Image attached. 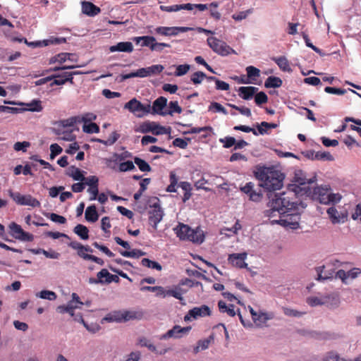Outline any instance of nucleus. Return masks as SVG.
I'll return each instance as SVG.
<instances>
[{"label": "nucleus", "mask_w": 361, "mask_h": 361, "mask_svg": "<svg viewBox=\"0 0 361 361\" xmlns=\"http://www.w3.org/2000/svg\"><path fill=\"white\" fill-rule=\"evenodd\" d=\"M270 207L264 212V216L271 218L277 215L279 219L271 221L272 224H278L283 227L296 229L299 227L300 219V207L304 209L306 204L302 202L291 201L286 192L270 193L268 195Z\"/></svg>", "instance_id": "f257e3e1"}, {"label": "nucleus", "mask_w": 361, "mask_h": 361, "mask_svg": "<svg viewBox=\"0 0 361 361\" xmlns=\"http://www.w3.org/2000/svg\"><path fill=\"white\" fill-rule=\"evenodd\" d=\"M255 176L260 181L259 187L270 192L280 190L285 178L284 174L274 166L258 168Z\"/></svg>", "instance_id": "f03ea898"}, {"label": "nucleus", "mask_w": 361, "mask_h": 361, "mask_svg": "<svg viewBox=\"0 0 361 361\" xmlns=\"http://www.w3.org/2000/svg\"><path fill=\"white\" fill-rule=\"evenodd\" d=\"M306 196L318 200L321 204H329L338 202L341 199L339 193H334L329 185H322L314 188H305Z\"/></svg>", "instance_id": "7ed1b4c3"}, {"label": "nucleus", "mask_w": 361, "mask_h": 361, "mask_svg": "<svg viewBox=\"0 0 361 361\" xmlns=\"http://www.w3.org/2000/svg\"><path fill=\"white\" fill-rule=\"evenodd\" d=\"M173 230L177 237L182 240H189L198 245L204 240V231L199 226L192 229L188 225L179 223Z\"/></svg>", "instance_id": "20e7f679"}, {"label": "nucleus", "mask_w": 361, "mask_h": 361, "mask_svg": "<svg viewBox=\"0 0 361 361\" xmlns=\"http://www.w3.org/2000/svg\"><path fill=\"white\" fill-rule=\"evenodd\" d=\"M317 176L314 174L312 177H307V173L300 169L295 171L293 181L295 184L290 185V190L295 195H306L305 188H311L310 185L315 183Z\"/></svg>", "instance_id": "39448f33"}, {"label": "nucleus", "mask_w": 361, "mask_h": 361, "mask_svg": "<svg viewBox=\"0 0 361 361\" xmlns=\"http://www.w3.org/2000/svg\"><path fill=\"white\" fill-rule=\"evenodd\" d=\"M125 108L133 112L137 117H142L151 110L154 114H158V99L153 102L152 107L149 104H143L136 99H132L125 104Z\"/></svg>", "instance_id": "423d86ee"}, {"label": "nucleus", "mask_w": 361, "mask_h": 361, "mask_svg": "<svg viewBox=\"0 0 361 361\" xmlns=\"http://www.w3.org/2000/svg\"><path fill=\"white\" fill-rule=\"evenodd\" d=\"M143 317V313L138 311H114L108 314L104 319L109 322H122L133 319H140Z\"/></svg>", "instance_id": "0eeeda50"}, {"label": "nucleus", "mask_w": 361, "mask_h": 361, "mask_svg": "<svg viewBox=\"0 0 361 361\" xmlns=\"http://www.w3.org/2000/svg\"><path fill=\"white\" fill-rule=\"evenodd\" d=\"M207 42L212 51L220 56H226L231 53L235 54L234 49L228 46L225 42L220 40L216 37H209L207 38Z\"/></svg>", "instance_id": "6e6552de"}, {"label": "nucleus", "mask_w": 361, "mask_h": 361, "mask_svg": "<svg viewBox=\"0 0 361 361\" xmlns=\"http://www.w3.org/2000/svg\"><path fill=\"white\" fill-rule=\"evenodd\" d=\"M307 302L312 307L327 305L329 308L335 309L339 306L340 300L337 296L329 295L321 298L309 297Z\"/></svg>", "instance_id": "1a4fd4ad"}, {"label": "nucleus", "mask_w": 361, "mask_h": 361, "mask_svg": "<svg viewBox=\"0 0 361 361\" xmlns=\"http://www.w3.org/2000/svg\"><path fill=\"white\" fill-rule=\"evenodd\" d=\"M9 228L11 235L16 239L25 242H31L34 239L32 234L24 231L21 226L15 222L9 225Z\"/></svg>", "instance_id": "9d476101"}, {"label": "nucleus", "mask_w": 361, "mask_h": 361, "mask_svg": "<svg viewBox=\"0 0 361 361\" xmlns=\"http://www.w3.org/2000/svg\"><path fill=\"white\" fill-rule=\"evenodd\" d=\"M77 74H78V72L76 71H64L61 73L53 74L51 75V82L50 86L53 87L54 85H62L68 82L71 84H73V75Z\"/></svg>", "instance_id": "9b49d317"}, {"label": "nucleus", "mask_w": 361, "mask_h": 361, "mask_svg": "<svg viewBox=\"0 0 361 361\" xmlns=\"http://www.w3.org/2000/svg\"><path fill=\"white\" fill-rule=\"evenodd\" d=\"M212 311L209 306L202 305L200 307H195L190 310L188 314L184 317L185 322L190 321L191 319H197L198 317L210 316Z\"/></svg>", "instance_id": "f8f14e48"}, {"label": "nucleus", "mask_w": 361, "mask_h": 361, "mask_svg": "<svg viewBox=\"0 0 361 361\" xmlns=\"http://www.w3.org/2000/svg\"><path fill=\"white\" fill-rule=\"evenodd\" d=\"M190 329V326L181 327L178 325H176L166 334L159 337V339H167L169 338H180L188 334Z\"/></svg>", "instance_id": "ddd939ff"}, {"label": "nucleus", "mask_w": 361, "mask_h": 361, "mask_svg": "<svg viewBox=\"0 0 361 361\" xmlns=\"http://www.w3.org/2000/svg\"><path fill=\"white\" fill-rule=\"evenodd\" d=\"M156 71H158V65H154L147 68H142L138 69L137 71L131 72L130 73L126 75H122L121 77L123 80L135 77L144 78L156 73Z\"/></svg>", "instance_id": "4468645a"}, {"label": "nucleus", "mask_w": 361, "mask_h": 361, "mask_svg": "<svg viewBox=\"0 0 361 361\" xmlns=\"http://www.w3.org/2000/svg\"><path fill=\"white\" fill-rule=\"evenodd\" d=\"M361 274V270L359 268H353L348 271H345L343 269L338 270L336 273V278L340 279L343 283L348 284V279H355Z\"/></svg>", "instance_id": "2eb2a0df"}, {"label": "nucleus", "mask_w": 361, "mask_h": 361, "mask_svg": "<svg viewBox=\"0 0 361 361\" xmlns=\"http://www.w3.org/2000/svg\"><path fill=\"white\" fill-rule=\"evenodd\" d=\"M190 27H159V35L164 36H176L180 32L192 30Z\"/></svg>", "instance_id": "dca6fc26"}, {"label": "nucleus", "mask_w": 361, "mask_h": 361, "mask_svg": "<svg viewBox=\"0 0 361 361\" xmlns=\"http://www.w3.org/2000/svg\"><path fill=\"white\" fill-rule=\"evenodd\" d=\"M147 206L149 208H153L152 211H149V221L154 226H157L158 224V198L150 197L147 201Z\"/></svg>", "instance_id": "f3484780"}, {"label": "nucleus", "mask_w": 361, "mask_h": 361, "mask_svg": "<svg viewBox=\"0 0 361 361\" xmlns=\"http://www.w3.org/2000/svg\"><path fill=\"white\" fill-rule=\"evenodd\" d=\"M247 257V253L231 254L228 257V261L232 265L238 268H247V264L245 262Z\"/></svg>", "instance_id": "a211bd4d"}, {"label": "nucleus", "mask_w": 361, "mask_h": 361, "mask_svg": "<svg viewBox=\"0 0 361 361\" xmlns=\"http://www.w3.org/2000/svg\"><path fill=\"white\" fill-rule=\"evenodd\" d=\"M258 88L253 86L240 87L238 92L240 98L245 100L251 99L257 92Z\"/></svg>", "instance_id": "6ab92c4d"}, {"label": "nucleus", "mask_w": 361, "mask_h": 361, "mask_svg": "<svg viewBox=\"0 0 361 361\" xmlns=\"http://www.w3.org/2000/svg\"><path fill=\"white\" fill-rule=\"evenodd\" d=\"M82 11L83 13L89 16H94L101 12V9L98 6L90 1L82 2Z\"/></svg>", "instance_id": "aec40b11"}, {"label": "nucleus", "mask_w": 361, "mask_h": 361, "mask_svg": "<svg viewBox=\"0 0 361 361\" xmlns=\"http://www.w3.org/2000/svg\"><path fill=\"white\" fill-rule=\"evenodd\" d=\"M159 296H173L175 298L179 300L181 302V304H185L184 299L182 297V293L180 288H176L174 290H165L164 288L159 286Z\"/></svg>", "instance_id": "412c9836"}, {"label": "nucleus", "mask_w": 361, "mask_h": 361, "mask_svg": "<svg viewBox=\"0 0 361 361\" xmlns=\"http://www.w3.org/2000/svg\"><path fill=\"white\" fill-rule=\"evenodd\" d=\"M97 276L101 279H104V283H111V282L118 283L120 279L117 275L110 274L107 269H102L97 274Z\"/></svg>", "instance_id": "4be33fe9"}, {"label": "nucleus", "mask_w": 361, "mask_h": 361, "mask_svg": "<svg viewBox=\"0 0 361 361\" xmlns=\"http://www.w3.org/2000/svg\"><path fill=\"white\" fill-rule=\"evenodd\" d=\"M137 130L142 133L152 132L154 135H158V124L154 122L146 121L140 124Z\"/></svg>", "instance_id": "5701e85b"}, {"label": "nucleus", "mask_w": 361, "mask_h": 361, "mask_svg": "<svg viewBox=\"0 0 361 361\" xmlns=\"http://www.w3.org/2000/svg\"><path fill=\"white\" fill-rule=\"evenodd\" d=\"M109 50L111 52L122 51L130 53L133 50V45L130 42H118L117 44L110 47Z\"/></svg>", "instance_id": "b1692460"}, {"label": "nucleus", "mask_w": 361, "mask_h": 361, "mask_svg": "<svg viewBox=\"0 0 361 361\" xmlns=\"http://www.w3.org/2000/svg\"><path fill=\"white\" fill-rule=\"evenodd\" d=\"M326 266L323 265L316 268L317 273V280L325 281L333 278L334 271L331 269L326 270Z\"/></svg>", "instance_id": "393cba45"}, {"label": "nucleus", "mask_w": 361, "mask_h": 361, "mask_svg": "<svg viewBox=\"0 0 361 361\" xmlns=\"http://www.w3.org/2000/svg\"><path fill=\"white\" fill-rule=\"evenodd\" d=\"M66 175L73 178L75 180L84 181L85 180L82 171L75 166H71L68 169Z\"/></svg>", "instance_id": "a878e982"}, {"label": "nucleus", "mask_w": 361, "mask_h": 361, "mask_svg": "<svg viewBox=\"0 0 361 361\" xmlns=\"http://www.w3.org/2000/svg\"><path fill=\"white\" fill-rule=\"evenodd\" d=\"M85 219L87 221L95 222L98 220L99 214L95 205H90L85 210Z\"/></svg>", "instance_id": "bb28decb"}, {"label": "nucleus", "mask_w": 361, "mask_h": 361, "mask_svg": "<svg viewBox=\"0 0 361 361\" xmlns=\"http://www.w3.org/2000/svg\"><path fill=\"white\" fill-rule=\"evenodd\" d=\"M272 60L279 66L283 71L286 72H291L292 69L289 66L288 59L285 56L274 57Z\"/></svg>", "instance_id": "cd10ccee"}, {"label": "nucleus", "mask_w": 361, "mask_h": 361, "mask_svg": "<svg viewBox=\"0 0 361 361\" xmlns=\"http://www.w3.org/2000/svg\"><path fill=\"white\" fill-rule=\"evenodd\" d=\"M20 205H27L32 207H39L41 204L39 200L33 197L30 195H23L22 198V202H20Z\"/></svg>", "instance_id": "c85d7f7f"}, {"label": "nucleus", "mask_w": 361, "mask_h": 361, "mask_svg": "<svg viewBox=\"0 0 361 361\" xmlns=\"http://www.w3.org/2000/svg\"><path fill=\"white\" fill-rule=\"evenodd\" d=\"M214 340V336L211 335L207 338L204 340H200L197 342V345L194 348V353H197L200 350H204L209 348L210 343Z\"/></svg>", "instance_id": "c756f323"}, {"label": "nucleus", "mask_w": 361, "mask_h": 361, "mask_svg": "<svg viewBox=\"0 0 361 361\" xmlns=\"http://www.w3.org/2000/svg\"><path fill=\"white\" fill-rule=\"evenodd\" d=\"M278 125L273 123H267L266 121H262L261 123H257L256 127L257 128L258 133L260 135L268 134V130L270 128H276Z\"/></svg>", "instance_id": "7c9ffc66"}, {"label": "nucleus", "mask_w": 361, "mask_h": 361, "mask_svg": "<svg viewBox=\"0 0 361 361\" xmlns=\"http://www.w3.org/2000/svg\"><path fill=\"white\" fill-rule=\"evenodd\" d=\"M71 56H74V54L70 53H60L51 57L49 59V63H54L56 62L62 63L67 60H71Z\"/></svg>", "instance_id": "2f4dec72"}, {"label": "nucleus", "mask_w": 361, "mask_h": 361, "mask_svg": "<svg viewBox=\"0 0 361 361\" xmlns=\"http://www.w3.org/2000/svg\"><path fill=\"white\" fill-rule=\"evenodd\" d=\"M218 307L221 312H226L231 317H234L235 315L233 305H230V306H227L225 302H224L223 300H220L218 302Z\"/></svg>", "instance_id": "473e14b6"}, {"label": "nucleus", "mask_w": 361, "mask_h": 361, "mask_svg": "<svg viewBox=\"0 0 361 361\" xmlns=\"http://www.w3.org/2000/svg\"><path fill=\"white\" fill-rule=\"evenodd\" d=\"M73 231L82 240H87L89 238V230L85 226L82 224H78L74 228Z\"/></svg>", "instance_id": "72a5a7b5"}, {"label": "nucleus", "mask_w": 361, "mask_h": 361, "mask_svg": "<svg viewBox=\"0 0 361 361\" xmlns=\"http://www.w3.org/2000/svg\"><path fill=\"white\" fill-rule=\"evenodd\" d=\"M282 85V80L281 78L275 76H270L269 77L265 82L264 86L267 88H271V87H279Z\"/></svg>", "instance_id": "f704fd0d"}, {"label": "nucleus", "mask_w": 361, "mask_h": 361, "mask_svg": "<svg viewBox=\"0 0 361 361\" xmlns=\"http://www.w3.org/2000/svg\"><path fill=\"white\" fill-rule=\"evenodd\" d=\"M119 253L125 257L139 258L145 255V252L140 250L134 249L131 251L119 250Z\"/></svg>", "instance_id": "c9c22d12"}, {"label": "nucleus", "mask_w": 361, "mask_h": 361, "mask_svg": "<svg viewBox=\"0 0 361 361\" xmlns=\"http://www.w3.org/2000/svg\"><path fill=\"white\" fill-rule=\"evenodd\" d=\"M272 317L269 316L267 313L259 312L257 313V316L252 318V320L257 325L265 324L268 320L271 319Z\"/></svg>", "instance_id": "e433bc0d"}, {"label": "nucleus", "mask_w": 361, "mask_h": 361, "mask_svg": "<svg viewBox=\"0 0 361 361\" xmlns=\"http://www.w3.org/2000/svg\"><path fill=\"white\" fill-rule=\"evenodd\" d=\"M326 212L333 224H338L341 222V217L335 207H329Z\"/></svg>", "instance_id": "4c0bfd02"}, {"label": "nucleus", "mask_w": 361, "mask_h": 361, "mask_svg": "<svg viewBox=\"0 0 361 361\" xmlns=\"http://www.w3.org/2000/svg\"><path fill=\"white\" fill-rule=\"evenodd\" d=\"M26 109L32 112H40L43 109L40 100H32L31 102L26 104Z\"/></svg>", "instance_id": "58836bf2"}, {"label": "nucleus", "mask_w": 361, "mask_h": 361, "mask_svg": "<svg viewBox=\"0 0 361 361\" xmlns=\"http://www.w3.org/2000/svg\"><path fill=\"white\" fill-rule=\"evenodd\" d=\"M36 296L49 300H54L57 297L56 294L54 291L47 290H44L37 293Z\"/></svg>", "instance_id": "ea45409f"}, {"label": "nucleus", "mask_w": 361, "mask_h": 361, "mask_svg": "<svg viewBox=\"0 0 361 361\" xmlns=\"http://www.w3.org/2000/svg\"><path fill=\"white\" fill-rule=\"evenodd\" d=\"M78 307L77 305H72V302H70L66 306L61 305L57 308L58 312L60 313H68L70 315H74V310Z\"/></svg>", "instance_id": "a19ab883"}, {"label": "nucleus", "mask_w": 361, "mask_h": 361, "mask_svg": "<svg viewBox=\"0 0 361 361\" xmlns=\"http://www.w3.org/2000/svg\"><path fill=\"white\" fill-rule=\"evenodd\" d=\"M134 162L141 171L147 172L151 170V167L149 164L139 157H135Z\"/></svg>", "instance_id": "79ce46f5"}, {"label": "nucleus", "mask_w": 361, "mask_h": 361, "mask_svg": "<svg viewBox=\"0 0 361 361\" xmlns=\"http://www.w3.org/2000/svg\"><path fill=\"white\" fill-rule=\"evenodd\" d=\"M283 312L286 316L291 317H301L305 314V312L298 311L294 309H291L289 307H282Z\"/></svg>", "instance_id": "37998d69"}, {"label": "nucleus", "mask_w": 361, "mask_h": 361, "mask_svg": "<svg viewBox=\"0 0 361 361\" xmlns=\"http://www.w3.org/2000/svg\"><path fill=\"white\" fill-rule=\"evenodd\" d=\"M191 141V139L189 137L183 138H176L173 141V145L174 147H179L180 149H186L188 143Z\"/></svg>", "instance_id": "c03bdc74"}, {"label": "nucleus", "mask_w": 361, "mask_h": 361, "mask_svg": "<svg viewBox=\"0 0 361 361\" xmlns=\"http://www.w3.org/2000/svg\"><path fill=\"white\" fill-rule=\"evenodd\" d=\"M82 130L87 133H97L99 132V127L97 123L91 122L88 124H84Z\"/></svg>", "instance_id": "a18cd8bd"}, {"label": "nucleus", "mask_w": 361, "mask_h": 361, "mask_svg": "<svg viewBox=\"0 0 361 361\" xmlns=\"http://www.w3.org/2000/svg\"><path fill=\"white\" fill-rule=\"evenodd\" d=\"M135 169V165L133 161H123L119 164L118 171L120 172H126L128 171H132Z\"/></svg>", "instance_id": "49530a36"}, {"label": "nucleus", "mask_w": 361, "mask_h": 361, "mask_svg": "<svg viewBox=\"0 0 361 361\" xmlns=\"http://www.w3.org/2000/svg\"><path fill=\"white\" fill-rule=\"evenodd\" d=\"M79 119V123H84V124H87V123H91L93 121L96 120L97 116L93 113H85L82 116H78Z\"/></svg>", "instance_id": "de8ad7c7"}, {"label": "nucleus", "mask_w": 361, "mask_h": 361, "mask_svg": "<svg viewBox=\"0 0 361 361\" xmlns=\"http://www.w3.org/2000/svg\"><path fill=\"white\" fill-rule=\"evenodd\" d=\"M227 105L231 107L233 109H235L239 111V113L243 116L247 117H250L252 115L251 110L245 106H238L237 105L233 104H227Z\"/></svg>", "instance_id": "09e8293b"}, {"label": "nucleus", "mask_w": 361, "mask_h": 361, "mask_svg": "<svg viewBox=\"0 0 361 361\" xmlns=\"http://www.w3.org/2000/svg\"><path fill=\"white\" fill-rule=\"evenodd\" d=\"M170 185L166 188V191L169 192H176V185L178 183V178L176 177V175L174 172L171 171L170 173Z\"/></svg>", "instance_id": "8fccbe9b"}, {"label": "nucleus", "mask_w": 361, "mask_h": 361, "mask_svg": "<svg viewBox=\"0 0 361 361\" xmlns=\"http://www.w3.org/2000/svg\"><path fill=\"white\" fill-rule=\"evenodd\" d=\"M204 77H206V74L204 73L202 71H197L191 75L190 80L195 85H198L202 82L203 79H204Z\"/></svg>", "instance_id": "3c124183"}, {"label": "nucleus", "mask_w": 361, "mask_h": 361, "mask_svg": "<svg viewBox=\"0 0 361 361\" xmlns=\"http://www.w3.org/2000/svg\"><path fill=\"white\" fill-rule=\"evenodd\" d=\"M246 72L247 77L252 80H254L255 78L259 77L260 73V71L252 66H247L246 68Z\"/></svg>", "instance_id": "603ef678"}, {"label": "nucleus", "mask_w": 361, "mask_h": 361, "mask_svg": "<svg viewBox=\"0 0 361 361\" xmlns=\"http://www.w3.org/2000/svg\"><path fill=\"white\" fill-rule=\"evenodd\" d=\"M76 123H80L78 116L61 121V124L63 127H73Z\"/></svg>", "instance_id": "864d4df0"}, {"label": "nucleus", "mask_w": 361, "mask_h": 361, "mask_svg": "<svg viewBox=\"0 0 361 361\" xmlns=\"http://www.w3.org/2000/svg\"><path fill=\"white\" fill-rule=\"evenodd\" d=\"M30 146V143L27 141L17 142L13 145V149L16 152L22 151L23 152L27 151V147Z\"/></svg>", "instance_id": "5fc2aeb1"}, {"label": "nucleus", "mask_w": 361, "mask_h": 361, "mask_svg": "<svg viewBox=\"0 0 361 361\" xmlns=\"http://www.w3.org/2000/svg\"><path fill=\"white\" fill-rule=\"evenodd\" d=\"M314 157L316 158V160H334V157L329 152H316Z\"/></svg>", "instance_id": "6e6d98bb"}, {"label": "nucleus", "mask_w": 361, "mask_h": 361, "mask_svg": "<svg viewBox=\"0 0 361 361\" xmlns=\"http://www.w3.org/2000/svg\"><path fill=\"white\" fill-rule=\"evenodd\" d=\"M268 101V97L264 92H259L256 94L255 97V102L257 105H261L267 103Z\"/></svg>", "instance_id": "4d7b16f0"}, {"label": "nucleus", "mask_w": 361, "mask_h": 361, "mask_svg": "<svg viewBox=\"0 0 361 361\" xmlns=\"http://www.w3.org/2000/svg\"><path fill=\"white\" fill-rule=\"evenodd\" d=\"M190 68V66L188 64L178 65L176 67L175 72L176 76H182L186 74Z\"/></svg>", "instance_id": "13d9d810"}, {"label": "nucleus", "mask_w": 361, "mask_h": 361, "mask_svg": "<svg viewBox=\"0 0 361 361\" xmlns=\"http://www.w3.org/2000/svg\"><path fill=\"white\" fill-rule=\"evenodd\" d=\"M92 245L103 252L105 255H106L109 257H113L115 255L106 246L103 245H99L97 242H94Z\"/></svg>", "instance_id": "bf43d9fd"}, {"label": "nucleus", "mask_w": 361, "mask_h": 361, "mask_svg": "<svg viewBox=\"0 0 361 361\" xmlns=\"http://www.w3.org/2000/svg\"><path fill=\"white\" fill-rule=\"evenodd\" d=\"M219 142L224 144V147L225 148H229L235 145V139L233 137L227 136L224 138H221Z\"/></svg>", "instance_id": "052dcab7"}, {"label": "nucleus", "mask_w": 361, "mask_h": 361, "mask_svg": "<svg viewBox=\"0 0 361 361\" xmlns=\"http://www.w3.org/2000/svg\"><path fill=\"white\" fill-rule=\"evenodd\" d=\"M324 91L328 94H338V95H343L346 92V90L332 87H326Z\"/></svg>", "instance_id": "680f3d73"}, {"label": "nucleus", "mask_w": 361, "mask_h": 361, "mask_svg": "<svg viewBox=\"0 0 361 361\" xmlns=\"http://www.w3.org/2000/svg\"><path fill=\"white\" fill-rule=\"evenodd\" d=\"M169 110L170 111L171 116L173 113L180 114L182 112V109L179 106L178 102L171 101L169 104Z\"/></svg>", "instance_id": "e2e57ef3"}, {"label": "nucleus", "mask_w": 361, "mask_h": 361, "mask_svg": "<svg viewBox=\"0 0 361 361\" xmlns=\"http://www.w3.org/2000/svg\"><path fill=\"white\" fill-rule=\"evenodd\" d=\"M50 157L51 159H54L56 156L60 154L63 149L62 148L56 143L52 144L50 146Z\"/></svg>", "instance_id": "0e129e2a"}, {"label": "nucleus", "mask_w": 361, "mask_h": 361, "mask_svg": "<svg viewBox=\"0 0 361 361\" xmlns=\"http://www.w3.org/2000/svg\"><path fill=\"white\" fill-rule=\"evenodd\" d=\"M214 109L216 111L221 112L224 114L226 115L228 114L226 109L219 103L214 102H212L210 106H209V110H212Z\"/></svg>", "instance_id": "69168bd1"}, {"label": "nucleus", "mask_w": 361, "mask_h": 361, "mask_svg": "<svg viewBox=\"0 0 361 361\" xmlns=\"http://www.w3.org/2000/svg\"><path fill=\"white\" fill-rule=\"evenodd\" d=\"M262 197V193L260 189L258 190L253 189L251 193L249 195L250 200L254 202H259Z\"/></svg>", "instance_id": "338daca9"}, {"label": "nucleus", "mask_w": 361, "mask_h": 361, "mask_svg": "<svg viewBox=\"0 0 361 361\" xmlns=\"http://www.w3.org/2000/svg\"><path fill=\"white\" fill-rule=\"evenodd\" d=\"M102 225H101V227H102V229L105 232V233H110V228L111 226V223H110V219L109 217L108 216H104L102 219V222H101Z\"/></svg>", "instance_id": "774afa93"}]
</instances>
